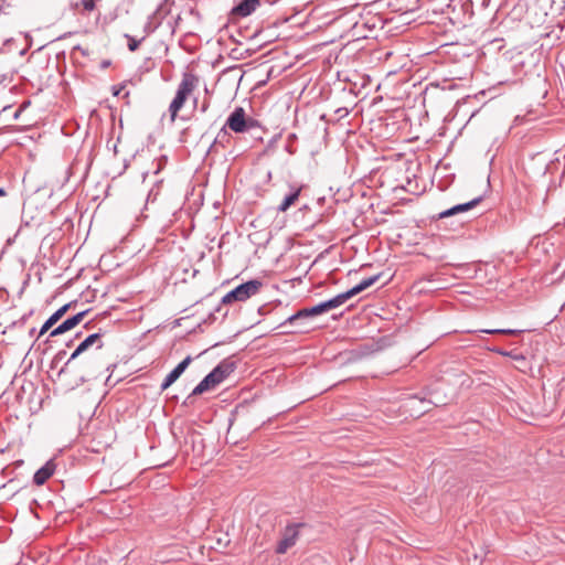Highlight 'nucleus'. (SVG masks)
<instances>
[{"label": "nucleus", "mask_w": 565, "mask_h": 565, "mask_svg": "<svg viewBox=\"0 0 565 565\" xmlns=\"http://www.w3.org/2000/svg\"><path fill=\"white\" fill-rule=\"evenodd\" d=\"M260 6V0H242L231 10L233 19L246 18Z\"/></svg>", "instance_id": "6e6552de"}, {"label": "nucleus", "mask_w": 565, "mask_h": 565, "mask_svg": "<svg viewBox=\"0 0 565 565\" xmlns=\"http://www.w3.org/2000/svg\"><path fill=\"white\" fill-rule=\"evenodd\" d=\"M262 282L259 280H249L237 286L235 289L227 292L223 298V303H232L236 301H245L252 296H255L260 290Z\"/></svg>", "instance_id": "20e7f679"}, {"label": "nucleus", "mask_w": 565, "mask_h": 565, "mask_svg": "<svg viewBox=\"0 0 565 565\" xmlns=\"http://www.w3.org/2000/svg\"><path fill=\"white\" fill-rule=\"evenodd\" d=\"M230 139V135L228 132L226 131L225 128L221 129L220 132L217 134L215 140H214V147H217V146H222L224 147V142L228 141Z\"/></svg>", "instance_id": "f3484780"}, {"label": "nucleus", "mask_w": 565, "mask_h": 565, "mask_svg": "<svg viewBox=\"0 0 565 565\" xmlns=\"http://www.w3.org/2000/svg\"><path fill=\"white\" fill-rule=\"evenodd\" d=\"M301 524H291L286 526V529L282 532V537L279 541L276 552L278 554H285L290 547H292L298 537H299V529L301 527Z\"/></svg>", "instance_id": "0eeeda50"}, {"label": "nucleus", "mask_w": 565, "mask_h": 565, "mask_svg": "<svg viewBox=\"0 0 565 565\" xmlns=\"http://www.w3.org/2000/svg\"><path fill=\"white\" fill-rule=\"evenodd\" d=\"M380 277H381V274L365 278L359 285L354 286L353 288L349 289L348 291L339 294L338 296L333 297L332 299L321 302V305L323 307V311L327 312L331 309L340 307L350 298L356 296L358 294L362 292L363 290H365L369 287H371L372 285H374L380 279Z\"/></svg>", "instance_id": "7ed1b4c3"}, {"label": "nucleus", "mask_w": 565, "mask_h": 565, "mask_svg": "<svg viewBox=\"0 0 565 565\" xmlns=\"http://www.w3.org/2000/svg\"><path fill=\"white\" fill-rule=\"evenodd\" d=\"M124 88H125V85H124V84L113 86V95H114V96H119V94L121 93V90H122Z\"/></svg>", "instance_id": "412c9836"}, {"label": "nucleus", "mask_w": 565, "mask_h": 565, "mask_svg": "<svg viewBox=\"0 0 565 565\" xmlns=\"http://www.w3.org/2000/svg\"><path fill=\"white\" fill-rule=\"evenodd\" d=\"M56 465L53 460H49L43 467H41L33 477V481L36 486L44 484L54 473Z\"/></svg>", "instance_id": "f8f14e48"}, {"label": "nucleus", "mask_w": 565, "mask_h": 565, "mask_svg": "<svg viewBox=\"0 0 565 565\" xmlns=\"http://www.w3.org/2000/svg\"><path fill=\"white\" fill-rule=\"evenodd\" d=\"M301 192V188H294L291 186V191L289 194L285 196L282 202L278 206L279 212H286L291 205L296 203V201L299 199Z\"/></svg>", "instance_id": "2eb2a0df"}, {"label": "nucleus", "mask_w": 565, "mask_h": 565, "mask_svg": "<svg viewBox=\"0 0 565 565\" xmlns=\"http://www.w3.org/2000/svg\"><path fill=\"white\" fill-rule=\"evenodd\" d=\"M109 65H110V61H108V60H105V61L102 62V68H106Z\"/></svg>", "instance_id": "5701e85b"}, {"label": "nucleus", "mask_w": 565, "mask_h": 565, "mask_svg": "<svg viewBox=\"0 0 565 565\" xmlns=\"http://www.w3.org/2000/svg\"><path fill=\"white\" fill-rule=\"evenodd\" d=\"M4 195H6L4 189L0 188V196H4Z\"/></svg>", "instance_id": "b1692460"}, {"label": "nucleus", "mask_w": 565, "mask_h": 565, "mask_svg": "<svg viewBox=\"0 0 565 565\" xmlns=\"http://www.w3.org/2000/svg\"><path fill=\"white\" fill-rule=\"evenodd\" d=\"M70 305H64L58 310H56L42 326L39 335H43L47 332L67 311Z\"/></svg>", "instance_id": "4468645a"}, {"label": "nucleus", "mask_w": 565, "mask_h": 565, "mask_svg": "<svg viewBox=\"0 0 565 565\" xmlns=\"http://www.w3.org/2000/svg\"><path fill=\"white\" fill-rule=\"evenodd\" d=\"M86 315V311L79 312L65 321H63L58 327H56L54 330L51 331L50 337H56L60 335L66 331L72 330L75 328L78 323L82 322L84 316Z\"/></svg>", "instance_id": "9b49d317"}, {"label": "nucleus", "mask_w": 565, "mask_h": 565, "mask_svg": "<svg viewBox=\"0 0 565 565\" xmlns=\"http://www.w3.org/2000/svg\"><path fill=\"white\" fill-rule=\"evenodd\" d=\"M481 201L480 198L478 199H473L467 203H462V204H457L448 210H445L443 212L439 213V218H446V217H450L452 215H456L458 213H462V212H466V211H469L471 210L472 207H475L476 205L479 204V202Z\"/></svg>", "instance_id": "ddd939ff"}, {"label": "nucleus", "mask_w": 565, "mask_h": 565, "mask_svg": "<svg viewBox=\"0 0 565 565\" xmlns=\"http://www.w3.org/2000/svg\"><path fill=\"white\" fill-rule=\"evenodd\" d=\"M198 85V77L193 74L185 73L182 77L181 83L178 86L177 94L169 106L171 121L173 122L177 118L179 110L183 107L188 97L192 94Z\"/></svg>", "instance_id": "f03ea898"}, {"label": "nucleus", "mask_w": 565, "mask_h": 565, "mask_svg": "<svg viewBox=\"0 0 565 565\" xmlns=\"http://www.w3.org/2000/svg\"><path fill=\"white\" fill-rule=\"evenodd\" d=\"M81 4L85 11H93L95 9V1L94 0H82Z\"/></svg>", "instance_id": "aec40b11"}, {"label": "nucleus", "mask_w": 565, "mask_h": 565, "mask_svg": "<svg viewBox=\"0 0 565 565\" xmlns=\"http://www.w3.org/2000/svg\"><path fill=\"white\" fill-rule=\"evenodd\" d=\"M103 348L102 334L93 333L84 339L75 349V351L71 354L70 359L66 361L65 365L62 367L61 373L65 372V370L72 364V362L77 359L83 353L89 351L90 349L99 350Z\"/></svg>", "instance_id": "423d86ee"}, {"label": "nucleus", "mask_w": 565, "mask_h": 565, "mask_svg": "<svg viewBox=\"0 0 565 565\" xmlns=\"http://www.w3.org/2000/svg\"><path fill=\"white\" fill-rule=\"evenodd\" d=\"M126 38L128 39V49L131 52H135L138 49V46L140 45L141 40H136L128 34H126Z\"/></svg>", "instance_id": "a211bd4d"}, {"label": "nucleus", "mask_w": 565, "mask_h": 565, "mask_svg": "<svg viewBox=\"0 0 565 565\" xmlns=\"http://www.w3.org/2000/svg\"><path fill=\"white\" fill-rule=\"evenodd\" d=\"M192 362L191 356H186L183 361H181L163 380L161 384V391H166L168 387H170L180 376L181 374L186 370V367Z\"/></svg>", "instance_id": "1a4fd4ad"}, {"label": "nucleus", "mask_w": 565, "mask_h": 565, "mask_svg": "<svg viewBox=\"0 0 565 565\" xmlns=\"http://www.w3.org/2000/svg\"><path fill=\"white\" fill-rule=\"evenodd\" d=\"M255 120L246 118V113L243 107H236L228 116L225 127H228L234 132H245L255 127Z\"/></svg>", "instance_id": "39448f33"}, {"label": "nucleus", "mask_w": 565, "mask_h": 565, "mask_svg": "<svg viewBox=\"0 0 565 565\" xmlns=\"http://www.w3.org/2000/svg\"><path fill=\"white\" fill-rule=\"evenodd\" d=\"M321 313H324V311H323L322 305L319 303V305H316V306H313L311 308H303V309L299 310L295 315L290 316L286 320L285 323L294 324V323H296L297 321H299L301 319L309 318V317H316V316H319Z\"/></svg>", "instance_id": "9d476101"}, {"label": "nucleus", "mask_w": 565, "mask_h": 565, "mask_svg": "<svg viewBox=\"0 0 565 565\" xmlns=\"http://www.w3.org/2000/svg\"><path fill=\"white\" fill-rule=\"evenodd\" d=\"M172 3L173 2L170 0H164L154 12V17L162 20L166 15L170 13Z\"/></svg>", "instance_id": "dca6fc26"}, {"label": "nucleus", "mask_w": 565, "mask_h": 565, "mask_svg": "<svg viewBox=\"0 0 565 565\" xmlns=\"http://www.w3.org/2000/svg\"><path fill=\"white\" fill-rule=\"evenodd\" d=\"M487 333H503V334H515L521 332V330H513V329H495V330H484Z\"/></svg>", "instance_id": "6ab92c4d"}, {"label": "nucleus", "mask_w": 565, "mask_h": 565, "mask_svg": "<svg viewBox=\"0 0 565 565\" xmlns=\"http://www.w3.org/2000/svg\"><path fill=\"white\" fill-rule=\"evenodd\" d=\"M93 373H94V372H90V373H89V374H87L86 376H85V375L81 376V382H82V383H85L86 381H88V380H89V376H90Z\"/></svg>", "instance_id": "4be33fe9"}, {"label": "nucleus", "mask_w": 565, "mask_h": 565, "mask_svg": "<svg viewBox=\"0 0 565 565\" xmlns=\"http://www.w3.org/2000/svg\"><path fill=\"white\" fill-rule=\"evenodd\" d=\"M235 370V363L223 360L217 364L192 391V395H200L221 384Z\"/></svg>", "instance_id": "f257e3e1"}]
</instances>
